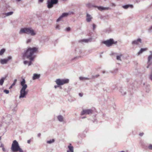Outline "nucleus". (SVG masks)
Segmentation results:
<instances>
[{
	"instance_id": "nucleus-34",
	"label": "nucleus",
	"mask_w": 152,
	"mask_h": 152,
	"mask_svg": "<svg viewBox=\"0 0 152 152\" xmlns=\"http://www.w3.org/2000/svg\"><path fill=\"white\" fill-rule=\"evenodd\" d=\"M144 134L143 133H140L139 134V135L140 136H142Z\"/></svg>"
},
{
	"instance_id": "nucleus-12",
	"label": "nucleus",
	"mask_w": 152,
	"mask_h": 152,
	"mask_svg": "<svg viewBox=\"0 0 152 152\" xmlns=\"http://www.w3.org/2000/svg\"><path fill=\"white\" fill-rule=\"evenodd\" d=\"M69 150L67 151V152H74L73 147L71 146V144H70L68 146Z\"/></svg>"
},
{
	"instance_id": "nucleus-38",
	"label": "nucleus",
	"mask_w": 152,
	"mask_h": 152,
	"mask_svg": "<svg viewBox=\"0 0 152 152\" xmlns=\"http://www.w3.org/2000/svg\"><path fill=\"white\" fill-rule=\"evenodd\" d=\"M150 79H151V80H152V74L150 76Z\"/></svg>"
},
{
	"instance_id": "nucleus-48",
	"label": "nucleus",
	"mask_w": 152,
	"mask_h": 152,
	"mask_svg": "<svg viewBox=\"0 0 152 152\" xmlns=\"http://www.w3.org/2000/svg\"><path fill=\"white\" fill-rule=\"evenodd\" d=\"M87 6L88 7V4H87Z\"/></svg>"
},
{
	"instance_id": "nucleus-17",
	"label": "nucleus",
	"mask_w": 152,
	"mask_h": 152,
	"mask_svg": "<svg viewBox=\"0 0 152 152\" xmlns=\"http://www.w3.org/2000/svg\"><path fill=\"white\" fill-rule=\"evenodd\" d=\"M58 120L61 122L63 121V117L61 115H59L58 116Z\"/></svg>"
},
{
	"instance_id": "nucleus-39",
	"label": "nucleus",
	"mask_w": 152,
	"mask_h": 152,
	"mask_svg": "<svg viewBox=\"0 0 152 152\" xmlns=\"http://www.w3.org/2000/svg\"><path fill=\"white\" fill-rule=\"evenodd\" d=\"M31 142V140H28L27 141V142L28 143H30Z\"/></svg>"
},
{
	"instance_id": "nucleus-14",
	"label": "nucleus",
	"mask_w": 152,
	"mask_h": 152,
	"mask_svg": "<svg viewBox=\"0 0 152 152\" xmlns=\"http://www.w3.org/2000/svg\"><path fill=\"white\" fill-rule=\"evenodd\" d=\"M86 17V21L88 22H90L92 19V17H91V15L88 13L87 14Z\"/></svg>"
},
{
	"instance_id": "nucleus-11",
	"label": "nucleus",
	"mask_w": 152,
	"mask_h": 152,
	"mask_svg": "<svg viewBox=\"0 0 152 152\" xmlns=\"http://www.w3.org/2000/svg\"><path fill=\"white\" fill-rule=\"evenodd\" d=\"M69 13H63L62 14V15L59 18H58V19L57 21H59L61 20V18H62L63 17L67 16V15H69Z\"/></svg>"
},
{
	"instance_id": "nucleus-45",
	"label": "nucleus",
	"mask_w": 152,
	"mask_h": 152,
	"mask_svg": "<svg viewBox=\"0 0 152 152\" xmlns=\"http://www.w3.org/2000/svg\"><path fill=\"white\" fill-rule=\"evenodd\" d=\"M41 134H38V135L39 136H40V135Z\"/></svg>"
},
{
	"instance_id": "nucleus-43",
	"label": "nucleus",
	"mask_w": 152,
	"mask_h": 152,
	"mask_svg": "<svg viewBox=\"0 0 152 152\" xmlns=\"http://www.w3.org/2000/svg\"><path fill=\"white\" fill-rule=\"evenodd\" d=\"M13 86H12V85H11V86H10V88H12V87H13Z\"/></svg>"
},
{
	"instance_id": "nucleus-25",
	"label": "nucleus",
	"mask_w": 152,
	"mask_h": 152,
	"mask_svg": "<svg viewBox=\"0 0 152 152\" xmlns=\"http://www.w3.org/2000/svg\"><path fill=\"white\" fill-rule=\"evenodd\" d=\"M54 140L53 139L52 140H49V141H48L47 142L48 143H51L52 142H54Z\"/></svg>"
},
{
	"instance_id": "nucleus-6",
	"label": "nucleus",
	"mask_w": 152,
	"mask_h": 152,
	"mask_svg": "<svg viewBox=\"0 0 152 152\" xmlns=\"http://www.w3.org/2000/svg\"><path fill=\"white\" fill-rule=\"evenodd\" d=\"M58 2V0H51V1H48V7L49 8H52L53 6V4H56Z\"/></svg>"
},
{
	"instance_id": "nucleus-18",
	"label": "nucleus",
	"mask_w": 152,
	"mask_h": 152,
	"mask_svg": "<svg viewBox=\"0 0 152 152\" xmlns=\"http://www.w3.org/2000/svg\"><path fill=\"white\" fill-rule=\"evenodd\" d=\"M5 77H2L0 80V85L1 86L4 83V80L5 79Z\"/></svg>"
},
{
	"instance_id": "nucleus-15",
	"label": "nucleus",
	"mask_w": 152,
	"mask_h": 152,
	"mask_svg": "<svg viewBox=\"0 0 152 152\" xmlns=\"http://www.w3.org/2000/svg\"><path fill=\"white\" fill-rule=\"evenodd\" d=\"M97 8L98 9L101 11H102V10H107L109 9V7H98Z\"/></svg>"
},
{
	"instance_id": "nucleus-5",
	"label": "nucleus",
	"mask_w": 152,
	"mask_h": 152,
	"mask_svg": "<svg viewBox=\"0 0 152 152\" xmlns=\"http://www.w3.org/2000/svg\"><path fill=\"white\" fill-rule=\"evenodd\" d=\"M26 89H21L20 91V95L19 98H24L26 97V96L27 94L28 90H26Z\"/></svg>"
},
{
	"instance_id": "nucleus-35",
	"label": "nucleus",
	"mask_w": 152,
	"mask_h": 152,
	"mask_svg": "<svg viewBox=\"0 0 152 152\" xmlns=\"http://www.w3.org/2000/svg\"><path fill=\"white\" fill-rule=\"evenodd\" d=\"M79 95L81 97L83 95V94H82L81 93H79Z\"/></svg>"
},
{
	"instance_id": "nucleus-40",
	"label": "nucleus",
	"mask_w": 152,
	"mask_h": 152,
	"mask_svg": "<svg viewBox=\"0 0 152 152\" xmlns=\"http://www.w3.org/2000/svg\"><path fill=\"white\" fill-rule=\"evenodd\" d=\"M43 0H39V1L41 2H42Z\"/></svg>"
},
{
	"instance_id": "nucleus-1",
	"label": "nucleus",
	"mask_w": 152,
	"mask_h": 152,
	"mask_svg": "<svg viewBox=\"0 0 152 152\" xmlns=\"http://www.w3.org/2000/svg\"><path fill=\"white\" fill-rule=\"evenodd\" d=\"M37 51L38 48H28L26 51L23 54V57L26 58L30 60V61L28 63V66H30L31 64V61L35 57L33 55V54L37 52Z\"/></svg>"
},
{
	"instance_id": "nucleus-42",
	"label": "nucleus",
	"mask_w": 152,
	"mask_h": 152,
	"mask_svg": "<svg viewBox=\"0 0 152 152\" xmlns=\"http://www.w3.org/2000/svg\"><path fill=\"white\" fill-rule=\"evenodd\" d=\"M152 29V26L150 28V29Z\"/></svg>"
},
{
	"instance_id": "nucleus-36",
	"label": "nucleus",
	"mask_w": 152,
	"mask_h": 152,
	"mask_svg": "<svg viewBox=\"0 0 152 152\" xmlns=\"http://www.w3.org/2000/svg\"><path fill=\"white\" fill-rule=\"evenodd\" d=\"M28 63V62L27 61H25L24 62V63L25 64H26Z\"/></svg>"
},
{
	"instance_id": "nucleus-22",
	"label": "nucleus",
	"mask_w": 152,
	"mask_h": 152,
	"mask_svg": "<svg viewBox=\"0 0 152 152\" xmlns=\"http://www.w3.org/2000/svg\"><path fill=\"white\" fill-rule=\"evenodd\" d=\"M13 13V12H11L5 14V15H6V16H8L12 15Z\"/></svg>"
},
{
	"instance_id": "nucleus-31",
	"label": "nucleus",
	"mask_w": 152,
	"mask_h": 152,
	"mask_svg": "<svg viewBox=\"0 0 152 152\" xmlns=\"http://www.w3.org/2000/svg\"><path fill=\"white\" fill-rule=\"evenodd\" d=\"M148 148L149 149L152 150V145H149L148 147Z\"/></svg>"
},
{
	"instance_id": "nucleus-32",
	"label": "nucleus",
	"mask_w": 152,
	"mask_h": 152,
	"mask_svg": "<svg viewBox=\"0 0 152 152\" xmlns=\"http://www.w3.org/2000/svg\"><path fill=\"white\" fill-rule=\"evenodd\" d=\"M59 25H56V29H59Z\"/></svg>"
},
{
	"instance_id": "nucleus-9",
	"label": "nucleus",
	"mask_w": 152,
	"mask_h": 152,
	"mask_svg": "<svg viewBox=\"0 0 152 152\" xmlns=\"http://www.w3.org/2000/svg\"><path fill=\"white\" fill-rule=\"evenodd\" d=\"M11 57L9 56L7 58L1 59L0 62L2 64H6L11 59Z\"/></svg>"
},
{
	"instance_id": "nucleus-33",
	"label": "nucleus",
	"mask_w": 152,
	"mask_h": 152,
	"mask_svg": "<svg viewBox=\"0 0 152 152\" xmlns=\"http://www.w3.org/2000/svg\"><path fill=\"white\" fill-rule=\"evenodd\" d=\"M70 27H68L66 28V31H70Z\"/></svg>"
},
{
	"instance_id": "nucleus-26",
	"label": "nucleus",
	"mask_w": 152,
	"mask_h": 152,
	"mask_svg": "<svg viewBox=\"0 0 152 152\" xmlns=\"http://www.w3.org/2000/svg\"><path fill=\"white\" fill-rule=\"evenodd\" d=\"M1 147L2 148V150L3 151L5 152V148L4 147V145L3 144H1Z\"/></svg>"
},
{
	"instance_id": "nucleus-19",
	"label": "nucleus",
	"mask_w": 152,
	"mask_h": 152,
	"mask_svg": "<svg viewBox=\"0 0 152 152\" xmlns=\"http://www.w3.org/2000/svg\"><path fill=\"white\" fill-rule=\"evenodd\" d=\"M130 7L131 8L133 7V6L132 5H126L123 6V7L124 9H127L129 7Z\"/></svg>"
},
{
	"instance_id": "nucleus-47",
	"label": "nucleus",
	"mask_w": 152,
	"mask_h": 152,
	"mask_svg": "<svg viewBox=\"0 0 152 152\" xmlns=\"http://www.w3.org/2000/svg\"><path fill=\"white\" fill-rule=\"evenodd\" d=\"M55 88H56V86H55Z\"/></svg>"
},
{
	"instance_id": "nucleus-10",
	"label": "nucleus",
	"mask_w": 152,
	"mask_h": 152,
	"mask_svg": "<svg viewBox=\"0 0 152 152\" xmlns=\"http://www.w3.org/2000/svg\"><path fill=\"white\" fill-rule=\"evenodd\" d=\"M141 39L140 38H138L136 40L133 41L132 42V44L133 45H138L140 43H141Z\"/></svg>"
},
{
	"instance_id": "nucleus-27",
	"label": "nucleus",
	"mask_w": 152,
	"mask_h": 152,
	"mask_svg": "<svg viewBox=\"0 0 152 152\" xmlns=\"http://www.w3.org/2000/svg\"><path fill=\"white\" fill-rule=\"evenodd\" d=\"M17 80V79H15L13 83L12 84V86H14L16 84Z\"/></svg>"
},
{
	"instance_id": "nucleus-44",
	"label": "nucleus",
	"mask_w": 152,
	"mask_h": 152,
	"mask_svg": "<svg viewBox=\"0 0 152 152\" xmlns=\"http://www.w3.org/2000/svg\"><path fill=\"white\" fill-rule=\"evenodd\" d=\"M21 0H16L17 1H20Z\"/></svg>"
},
{
	"instance_id": "nucleus-2",
	"label": "nucleus",
	"mask_w": 152,
	"mask_h": 152,
	"mask_svg": "<svg viewBox=\"0 0 152 152\" xmlns=\"http://www.w3.org/2000/svg\"><path fill=\"white\" fill-rule=\"evenodd\" d=\"M19 33L20 34L23 33L30 34L31 36H34L36 34L34 31L31 28H22L20 29Z\"/></svg>"
},
{
	"instance_id": "nucleus-8",
	"label": "nucleus",
	"mask_w": 152,
	"mask_h": 152,
	"mask_svg": "<svg viewBox=\"0 0 152 152\" xmlns=\"http://www.w3.org/2000/svg\"><path fill=\"white\" fill-rule=\"evenodd\" d=\"M21 85L22 86L21 89H26L27 87V85L26 84V81L24 79H23L20 82Z\"/></svg>"
},
{
	"instance_id": "nucleus-4",
	"label": "nucleus",
	"mask_w": 152,
	"mask_h": 152,
	"mask_svg": "<svg viewBox=\"0 0 152 152\" xmlns=\"http://www.w3.org/2000/svg\"><path fill=\"white\" fill-rule=\"evenodd\" d=\"M69 81V80L67 79H58L56 80V82L58 85L61 86L67 83Z\"/></svg>"
},
{
	"instance_id": "nucleus-21",
	"label": "nucleus",
	"mask_w": 152,
	"mask_h": 152,
	"mask_svg": "<svg viewBox=\"0 0 152 152\" xmlns=\"http://www.w3.org/2000/svg\"><path fill=\"white\" fill-rule=\"evenodd\" d=\"M5 51L4 49H2L0 51V55H2Z\"/></svg>"
},
{
	"instance_id": "nucleus-24",
	"label": "nucleus",
	"mask_w": 152,
	"mask_h": 152,
	"mask_svg": "<svg viewBox=\"0 0 152 152\" xmlns=\"http://www.w3.org/2000/svg\"><path fill=\"white\" fill-rule=\"evenodd\" d=\"M152 55H150L148 56V63L150 62V61L152 59Z\"/></svg>"
},
{
	"instance_id": "nucleus-16",
	"label": "nucleus",
	"mask_w": 152,
	"mask_h": 152,
	"mask_svg": "<svg viewBox=\"0 0 152 152\" xmlns=\"http://www.w3.org/2000/svg\"><path fill=\"white\" fill-rule=\"evenodd\" d=\"M147 50L148 48H141L140 50L138 52V55H139L142 53L143 52L146 51Z\"/></svg>"
},
{
	"instance_id": "nucleus-20",
	"label": "nucleus",
	"mask_w": 152,
	"mask_h": 152,
	"mask_svg": "<svg viewBox=\"0 0 152 152\" xmlns=\"http://www.w3.org/2000/svg\"><path fill=\"white\" fill-rule=\"evenodd\" d=\"M122 56V55L121 54L119 56H116V59L117 60H119L121 61V57Z\"/></svg>"
},
{
	"instance_id": "nucleus-30",
	"label": "nucleus",
	"mask_w": 152,
	"mask_h": 152,
	"mask_svg": "<svg viewBox=\"0 0 152 152\" xmlns=\"http://www.w3.org/2000/svg\"><path fill=\"white\" fill-rule=\"evenodd\" d=\"M93 30H94L96 27V25L94 24H93Z\"/></svg>"
},
{
	"instance_id": "nucleus-37",
	"label": "nucleus",
	"mask_w": 152,
	"mask_h": 152,
	"mask_svg": "<svg viewBox=\"0 0 152 152\" xmlns=\"http://www.w3.org/2000/svg\"><path fill=\"white\" fill-rule=\"evenodd\" d=\"M31 41V39H28L27 41V43L30 42V41Z\"/></svg>"
},
{
	"instance_id": "nucleus-13",
	"label": "nucleus",
	"mask_w": 152,
	"mask_h": 152,
	"mask_svg": "<svg viewBox=\"0 0 152 152\" xmlns=\"http://www.w3.org/2000/svg\"><path fill=\"white\" fill-rule=\"evenodd\" d=\"M40 77V74H34L33 76L32 77L33 80H34L36 79H38Z\"/></svg>"
},
{
	"instance_id": "nucleus-7",
	"label": "nucleus",
	"mask_w": 152,
	"mask_h": 152,
	"mask_svg": "<svg viewBox=\"0 0 152 152\" xmlns=\"http://www.w3.org/2000/svg\"><path fill=\"white\" fill-rule=\"evenodd\" d=\"M93 111L91 109H87L83 110L81 113V115H83L85 114H89L92 113Z\"/></svg>"
},
{
	"instance_id": "nucleus-41",
	"label": "nucleus",
	"mask_w": 152,
	"mask_h": 152,
	"mask_svg": "<svg viewBox=\"0 0 152 152\" xmlns=\"http://www.w3.org/2000/svg\"><path fill=\"white\" fill-rule=\"evenodd\" d=\"M99 75H96V76H95V77H98V76H99Z\"/></svg>"
},
{
	"instance_id": "nucleus-46",
	"label": "nucleus",
	"mask_w": 152,
	"mask_h": 152,
	"mask_svg": "<svg viewBox=\"0 0 152 152\" xmlns=\"http://www.w3.org/2000/svg\"><path fill=\"white\" fill-rule=\"evenodd\" d=\"M1 137H0V140H1Z\"/></svg>"
},
{
	"instance_id": "nucleus-29",
	"label": "nucleus",
	"mask_w": 152,
	"mask_h": 152,
	"mask_svg": "<svg viewBox=\"0 0 152 152\" xmlns=\"http://www.w3.org/2000/svg\"><path fill=\"white\" fill-rule=\"evenodd\" d=\"M82 42H88V39H83L81 40Z\"/></svg>"
},
{
	"instance_id": "nucleus-3",
	"label": "nucleus",
	"mask_w": 152,
	"mask_h": 152,
	"mask_svg": "<svg viewBox=\"0 0 152 152\" xmlns=\"http://www.w3.org/2000/svg\"><path fill=\"white\" fill-rule=\"evenodd\" d=\"M117 43V41L114 42L113 39H109L104 41L102 43L104 44L107 47L111 46L113 44H115Z\"/></svg>"
},
{
	"instance_id": "nucleus-28",
	"label": "nucleus",
	"mask_w": 152,
	"mask_h": 152,
	"mask_svg": "<svg viewBox=\"0 0 152 152\" xmlns=\"http://www.w3.org/2000/svg\"><path fill=\"white\" fill-rule=\"evenodd\" d=\"M4 92L6 94H8L9 93V91L7 90H4Z\"/></svg>"
},
{
	"instance_id": "nucleus-23",
	"label": "nucleus",
	"mask_w": 152,
	"mask_h": 152,
	"mask_svg": "<svg viewBox=\"0 0 152 152\" xmlns=\"http://www.w3.org/2000/svg\"><path fill=\"white\" fill-rule=\"evenodd\" d=\"M80 80H89V79L87 78H85L83 77H80L79 78Z\"/></svg>"
}]
</instances>
